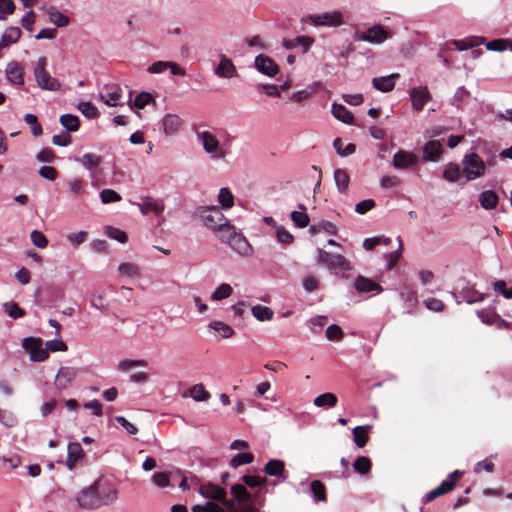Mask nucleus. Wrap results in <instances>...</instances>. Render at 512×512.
<instances>
[{
	"label": "nucleus",
	"mask_w": 512,
	"mask_h": 512,
	"mask_svg": "<svg viewBox=\"0 0 512 512\" xmlns=\"http://www.w3.org/2000/svg\"><path fill=\"white\" fill-rule=\"evenodd\" d=\"M397 240H398V249L391 253L384 255L385 259L387 260V268L388 269H392L397 264V262L401 256L403 244H402V240L400 237H398Z\"/></svg>",
	"instance_id": "3c124183"
},
{
	"label": "nucleus",
	"mask_w": 512,
	"mask_h": 512,
	"mask_svg": "<svg viewBox=\"0 0 512 512\" xmlns=\"http://www.w3.org/2000/svg\"><path fill=\"white\" fill-rule=\"evenodd\" d=\"M331 112L336 119L343 123L351 124L353 122V114L342 104L333 103Z\"/></svg>",
	"instance_id": "2f4dec72"
},
{
	"label": "nucleus",
	"mask_w": 512,
	"mask_h": 512,
	"mask_svg": "<svg viewBox=\"0 0 512 512\" xmlns=\"http://www.w3.org/2000/svg\"><path fill=\"white\" fill-rule=\"evenodd\" d=\"M213 72L216 76L227 79L236 77L238 75L237 69L232 60L229 59L225 54L219 55V63L213 69Z\"/></svg>",
	"instance_id": "2eb2a0df"
},
{
	"label": "nucleus",
	"mask_w": 512,
	"mask_h": 512,
	"mask_svg": "<svg viewBox=\"0 0 512 512\" xmlns=\"http://www.w3.org/2000/svg\"><path fill=\"white\" fill-rule=\"evenodd\" d=\"M117 271L120 276L127 278H140L141 277V267L135 263L131 262H121Z\"/></svg>",
	"instance_id": "c756f323"
},
{
	"label": "nucleus",
	"mask_w": 512,
	"mask_h": 512,
	"mask_svg": "<svg viewBox=\"0 0 512 512\" xmlns=\"http://www.w3.org/2000/svg\"><path fill=\"white\" fill-rule=\"evenodd\" d=\"M209 328L218 333L222 338L227 339L234 335V329L225 322L214 320L209 324Z\"/></svg>",
	"instance_id": "f704fd0d"
},
{
	"label": "nucleus",
	"mask_w": 512,
	"mask_h": 512,
	"mask_svg": "<svg viewBox=\"0 0 512 512\" xmlns=\"http://www.w3.org/2000/svg\"><path fill=\"white\" fill-rule=\"evenodd\" d=\"M276 237L280 243L285 245L291 244L294 240L293 235L283 226L276 227Z\"/></svg>",
	"instance_id": "338daca9"
},
{
	"label": "nucleus",
	"mask_w": 512,
	"mask_h": 512,
	"mask_svg": "<svg viewBox=\"0 0 512 512\" xmlns=\"http://www.w3.org/2000/svg\"><path fill=\"white\" fill-rule=\"evenodd\" d=\"M462 472L459 471V470H455L453 472H451L450 474H448V476L446 477V479H444L439 486H437L436 488L432 489L431 491H429L428 493H426L423 498H422V502L424 504L430 502V501H433L435 500L436 498L444 495V494H447L449 493L450 491H452L455 487V484L456 482L460 479V477L462 476Z\"/></svg>",
	"instance_id": "1a4fd4ad"
},
{
	"label": "nucleus",
	"mask_w": 512,
	"mask_h": 512,
	"mask_svg": "<svg viewBox=\"0 0 512 512\" xmlns=\"http://www.w3.org/2000/svg\"><path fill=\"white\" fill-rule=\"evenodd\" d=\"M5 312L13 319H18L24 316L25 312L15 302H7L3 305Z\"/></svg>",
	"instance_id": "bf43d9fd"
},
{
	"label": "nucleus",
	"mask_w": 512,
	"mask_h": 512,
	"mask_svg": "<svg viewBox=\"0 0 512 512\" xmlns=\"http://www.w3.org/2000/svg\"><path fill=\"white\" fill-rule=\"evenodd\" d=\"M412 108L419 112L425 104L431 99V94L427 86H417L409 91Z\"/></svg>",
	"instance_id": "4468645a"
},
{
	"label": "nucleus",
	"mask_w": 512,
	"mask_h": 512,
	"mask_svg": "<svg viewBox=\"0 0 512 512\" xmlns=\"http://www.w3.org/2000/svg\"><path fill=\"white\" fill-rule=\"evenodd\" d=\"M457 304L466 302L467 304L480 303L485 299V294L477 291L474 285L465 280L460 282V287L450 292Z\"/></svg>",
	"instance_id": "6e6552de"
},
{
	"label": "nucleus",
	"mask_w": 512,
	"mask_h": 512,
	"mask_svg": "<svg viewBox=\"0 0 512 512\" xmlns=\"http://www.w3.org/2000/svg\"><path fill=\"white\" fill-rule=\"evenodd\" d=\"M14 10L13 0H0V20H6L9 15L14 13Z\"/></svg>",
	"instance_id": "0e129e2a"
},
{
	"label": "nucleus",
	"mask_w": 512,
	"mask_h": 512,
	"mask_svg": "<svg viewBox=\"0 0 512 512\" xmlns=\"http://www.w3.org/2000/svg\"><path fill=\"white\" fill-rule=\"evenodd\" d=\"M461 175L460 167L458 164L450 162L448 163L443 171V177L448 182L454 183L459 180Z\"/></svg>",
	"instance_id": "ea45409f"
},
{
	"label": "nucleus",
	"mask_w": 512,
	"mask_h": 512,
	"mask_svg": "<svg viewBox=\"0 0 512 512\" xmlns=\"http://www.w3.org/2000/svg\"><path fill=\"white\" fill-rule=\"evenodd\" d=\"M334 180L338 191L346 193L350 182L348 173L344 169L337 168L334 170Z\"/></svg>",
	"instance_id": "72a5a7b5"
},
{
	"label": "nucleus",
	"mask_w": 512,
	"mask_h": 512,
	"mask_svg": "<svg viewBox=\"0 0 512 512\" xmlns=\"http://www.w3.org/2000/svg\"><path fill=\"white\" fill-rule=\"evenodd\" d=\"M443 153V147L439 140H430L422 148L423 160L426 162H437Z\"/></svg>",
	"instance_id": "a211bd4d"
},
{
	"label": "nucleus",
	"mask_w": 512,
	"mask_h": 512,
	"mask_svg": "<svg viewBox=\"0 0 512 512\" xmlns=\"http://www.w3.org/2000/svg\"><path fill=\"white\" fill-rule=\"evenodd\" d=\"M354 288L358 293H373L380 294L383 288L373 280L366 278L362 275L356 277L354 281Z\"/></svg>",
	"instance_id": "6ab92c4d"
},
{
	"label": "nucleus",
	"mask_w": 512,
	"mask_h": 512,
	"mask_svg": "<svg viewBox=\"0 0 512 512\" xmlns=\"http://www.w3.org/2000/svg\"><path fill=\"white\" fill-rule=\"evenodd\" d=\"M303 21L314 27L337 28L344 24V17L341 11L333 10L311 14Z\"/></svg>",
	"instance_id": "20e7f679"
},
{
	"label": "nucleus",
	"mask_w": 512,
	"mask_h": 512,
	"mask_svg": "<svg viewBox=\"0 0 512 512\" xmlns=\"http://www.w3.org/2000/svg\"><path fill=\"white\" fill-rule=\"evenodd\" d=\"M263 471L272 477H277L284 481L287 476L285 475V463L282 460L279 459H271L269 460L264 468Z\"/></svg>",
	"instance_id": "393cba45"
},
{
	"label": "nucleus",
	"mask_w": 512,
	"mask_h": 512,
	"mask_svg": "<svg viewBox=\"0 0 512 512\" xmlns=\"http://www.w3.org/2000/svg\"><path fill=\"white\" fill-rule=\"evenodd\" d=\"M181 124L182 121L180 117L175 114H166L161 120L162 130L166 136L176 134L179 131Z\"/></svg>",
	"instance_id": "b1692460"
},
{
	"label": "nucleus",
	"mask_w": 512,
	"mask_h": 512,
	"mask_svg": "<svg viewBox=\"0 0 512 512\" xmlns=\"http://www.w3.org/2000/svg\"><path fill=\"white\" fill-rule=\"evenodd\" d=\"M299 211L291 212V220L299 228H305L309 225V216L306 213V207L303 204H299Z\"/></svg>",
	"instance_id": "e433bc0d"
},
{
	"label": "nucleus",
	"mask_w": 512,
	"mask_h": 512,
	"mask_svg": "<svg viewBox=\"0 0 512 512\" xmlns=\"http://www.w3.org/2000/svg\"><path fill=\"white\" fill-rule=\"evenodd\" d=\"M499 198L493 190H485L479 195V203L485 210L494 209L498 204Z\"/></svg>",
	"instance_id": "7c9ffc66"
},
{
	"label": "nucleus",
	"mask_w": 512,
	"mask_h": 512,
	"mask_svg": "<svg viewBox=\"0 0 512 512\" xmlns=\"http://www.w3.org/2000/svg\"><path fill=\"white\" fill-rule=\"evenodd\" d=\"M105 233L108 237H110L122 244L126 243L128 240V236H127L126 232H124L120 229L114 228L112 226H107L105 228Z\"/></svg>",
	"instance_id": "6e6d98bb"
},
{
	"label": "nucleus",
	"mask_w": 512,
	"mask_h": 512,
	"mask_svg": "<svg viewBox=\"0 0 512 512\" xmlns=\"http://www.w3.org/2000/svg\"><path fill=\"white\" fill-rule=\"evenodd\" d=\"M117 498L118 489L114 482L107 478H99L77 494L76 502L82 509L94 510L113 504Z\"/></svg>",
	"instance_id": "f257e3e1"
},
{
	"label": "nucleus",
	"mask_w": 512,
	"mask_h": 512,
	"mask_svg": "<svg viewBox=\"0 0 512 512\" xmlns=\"http://www.w3.org/2000/svg\"><path fill=\"white\" fill-rule=\"evenodd\" d=\"M25 122L30 126L31 133L34 136H40L43 133L42 126L39 124L37 116L31 113H27L24 116Z\"/></svg>",
	"instance_id": "603ef678"
},
{
	"label": "nucleus",
	"mask_w": 512,
	"mask_h": 512,
	"mask_svg": "<svg viewBox=\"0 0 512 512\" xmlns=\"http://www.w3.org/2000/svg\"><path fill=\"white\" fill-rule=\"evenodd\" d=\"M314 41H315L314 38H312L310 36H306V35L297 36V37L291 38V39L284 38L282 41V46L286 50H293L297 47H301L303 53H307L309 51V49L311 48V46L313 45Z\"/></svg>",
	"instance_id": "aec40b11"
},
{
	"label": "nucleus",
	"mask_w": 512,
	"mask_h": 512,
	"mask_svg": "<svg viewBox=\"0 0 512 512\" xmlns=\"http://www.w3.org/2000/svg\"><path fill=\"white\" fill-rule=\"evenodd\" d=\"M484 38L480 36H468L464 39H454L452 40V44L456 47L459 51H465L470 48L477 47L481 44H483Z\"/></svg>",
	"instance_id": "c85d7f7f"
},
{
	"label": "nucleus",
	"mask_w": 512,
	"mask_h": 512,
	"mask_svg": "<svg viewBox=\"0 0 512 512\" xmlns=\"http://www.w3.org/2000/svg\"><path fill=\"white\" fill-rule=\"evenodd\" d=\"M75 161L81 163L82 166L89 171L92 179L97 177L98 169L102 163L101 156L93 153H85L81 157H76Z\"/></svg>",
	"instance_id": "dca6fc26"
},
{
	"label": "nucleus",
	"mask_w": 512,
	"mask_h": 512,
	"mask_svg": "<svg viewBox=\"0 0 512 512\" xmlns=\"http://www.w3.org/2000/svg\"><path fill=\"white\" fill-rule=\"evenodd\" d=\"M190 396L195 401H207L210 398V394L205 390L202 384H195L190 388Z\"/></svg>",
	"instance_id": "de8ad7c7"
},
{
	"label": "nucleus",
	"mask_w": 512,
	"mask_h": 512,
	"mask_svg": "<svg viewBox=\"0 0 512 512\" xmlns=\"http://www.w3.org/2000/svg\"><path fill=\"white\" fill-rule=\"evenodd\" d=\"M100 199H101V202L103 204H109V203H112V202H118L122 198H121L120 194L117 193L113 189H103L100 192Z\"/></svg>",
	"instance_id": "052dcab7"
},
{
	"label": "nucleus",
	"mask_w": 512,
	"mask_h": 512,
	"mask_svg": "<svg viewBox=\"0 0 512 512\" xmlns=\"http://www.w3.org/2000/svg\"><path fill=\"white\" fill-rule=\"evenodd\" d=\"M233 293V289L230 284L222 283L215 291L211 294L212 301H221L230 297Z\"/></svg>",
	"instance_id": "c03bdc74"
},
{
	"label": "nucleus",
	"mask_w": 512,
	"mask_h": 512,
	"mask_svg": "<svg viewBox=\"0 0 512 512\" xmlns=\"http://www.w3.org/2000/svg\"><path fill=\"white\" fill-rule=\"evenodd\" d=\"M318 263L324 265L329 270L340 269L343 271H350L352 269L350 262L340 254H332L323 249L317 251Z\"/></svg>",
	"instance_id": "9d476101"
},
{
	"label": "nucleus",
	"mask_w": 512,
	"mask_h": 512,
	"mask_svg": "<svg viewBox=\"0 0 512 512\" xmlns=\"http://www.w3.org/2000/svg\"><path fill=\"white\" fill-rule=\"evenodd\" d=\"M46 66L47 59L45 57H40L33 71L37 85L42 90L58 91L61 87V84L56 78L49 74V72L46 70Z\"/></svg>",
	"instance_id": "39448f33"
},
{
	"label": "nucleus",
	"mask_w": 512,
	"mask_h": 512,
	"mask_svg": "<svg viewBox=\"0 0 512 512\" xmlns=\"http://www.w3.org/2000/svg\"><path fill=\"white\" fill-rule=\"evenodd\" d=\"M478 318L487 325H495L498 314L491 310L481 309L477 311Z\"/></svg>",
	"instance_id": "680f3d73"
},
{
	"label": "nucleus",
	"mask_w": 512,
	"mask_h": 512,
	"mask_svg": "<svg viewBox=\"0 0 512 512\" xmlns=\"http://www.w3.org/2000/svg\"><path fill=\"white\" fill-rule=\"evenodd\" d=\"M196 213L203 219L206 227L217 230L220 234L230 226L228 219L217 206L198 207Z\"/></svg>",
	"instance_id": "f03ea898"
},
{
	"label": "nucleus",
	"mask_w": 512,
	"mask_h": 512,
	"mask_svg": "<svg viewBox=\"0 0 512 512\" xmlns=\"http://www.w3.org/2000/svg\"><path fill=\"white\" fill-rule=\"evenodd\" d=\"M252 314L259 321L271 320L274 315L269 307L260 304L252 307Z\"/></svg>",
	"instance_id": "37998d69"
},
{
	"label": "nucleus",
	"mask_w": 512,
	"mask_h": 512,
	"mask_svg": "<svg viewBox=\"0 0 512 512\" xmlns=\"http://www.w3.org/2000/svg\"><path fill=\"white\" fill-rule=\"evenodd\" d=\"M99 97L107 106H117L121 100V89L117 85H105Z\"/></svg>",
	"instance_id": "f3484780"
},
{
	"label": "nucleus",
	"mask_w": 512,
	"mask_h": 512,
	"mask_svg": "<svg viewBox=\"0 0 512 512\" xmlns=\"http://www.w3.org/2000/svg\"><path fill=\"white\" fill-rule=\"evenodd\" d=\"M508 41H509V38L494 39V40L488 41L485 44V46H486L487 50L503 52V51L507 50V48H508Z\"/></svg>",
	"instance_id": "13d9d810"
},
{
	"label": "nucleus",
	"mask_w": 512,
	"mask_h": 512,
	"mask_svg": "<svg viewBox=\"0 0 512 512\" xmlns=\"http://www.w3.org/2000/svg\"><path fill=\"white\" fill-rule=\"evenodd\" d=\"M219 238L223 243H227L235 252L242 256H250L253 252L252 246L248 240L242 234L237 233L231 225L223 230Z\"/></svg>",
	"instance_id": "7ed1b4c3"
},
{
	"label": "nucleus",
	"mask_w": 512,
	"mask_h": 512,
	"mask_svg": "<svg viewBox=\"0 0 512 512\" xmlns=\"http://www.w3.org/2000/svg\"><path fill=\"white\" fill-rule=\"evenodd\" d=\"M243 482L250 488L262 487L267 483L266 477L244 475L242 477Z\"/></svg>",
	"instance_id": "69168bd1"
},
{
	"label": "nucleus",
	"mask_w": 512,
	"mask_h": 512,
	"mask_svg": "<svg viewBox=\"0 0 512 512\" xmlns=\"http://www.w3.org/2000/svg\"><path fill=\"white\" fill-rule=\"evenodd\" d=\"M78 109L88 119H95L98 116V110L91 102H80Z\"/></svg>",
	"instance_id": "4d7b16f0"
},
{
	"label": "nucleus",
	"mask_w": 512,
	"mask_h": 512,
	"mask_svg": "<svg viewBox=\"0 0 512 512\" xmlns=\"http://www.w3.org/2000/svg\"><path fill=\"white\" fill-rule=\"evenodd\" d=\"M67 456L73 458L77 462L83 458L84 451L80 443L70 442L68 444Z\"/></svg>",
	"instance_id": "e2e57ef3"
},
{
	"label": "nucleus",
	"mask_w": 512,
	"mask_h": 512,
	"mask_svg": "<svg viewBox=\"0 0 512 512\" xmlns=\"http://www.w3.org/2000/svg\"><path fill=\"white\" fill-rule=\"evenodd\" d=\"M196 138L211 159L218 160L225 157V151L222 149L216 135L212 132L208 130L196 131Z\"/></svg>",
	"instance_id": "423d86ee"
},
{
	"label": "nucleus",
	"mask_w": 512,
	"mask_h": 512,
	"mask_svg": "<svg viewBox=\"0 0 512 512\" xmlns=\"http://www.w3.org/2000/svg\"><path fill=\"white\" fill-rule=\"evenodd\" d=\"M5 73L9 82L18 86L24 84L23 69L18 62L12 61L8 63Z\"/></svg>",
	"instance_id": "cd10ccee"
},
{
	"label": "nucleus",
	"mask_w": 512,
	"mask_h": 512,
	"mask_svg": "<svg viewBox=\"0 0 512 512\" xmlns=\"http://www.w3.org/2000/svg\"><path fill=\"white\" fill-rule=\"evenodd\" d=\"M388 38L387 31L380 25L368 28L362 34L355 33L354 40L365 41L370 44H381Z\"/></svg>",
	"instance_id": "9b49d317"
},
{
	"label": "nucleus",
	"mask_w": 512,
	"mask_h": 512,
	"mask_svg": "<svg viewBox=\"0 0 512 512\" xmlns=\"http://www.w3.org/2000/svg\"><path fill=\"white\" fill-rule=\"evenodd\" d=\"M371 428L370 425L357 426L353 429V440L357 447L362 448L368 441V431Z\"/></svg>",
	"instance_id": "c9c22d12"
},
{
	"label": "nucleus",
	"mask_w": 512,
	"mask_h": 512,
	"mask_svg": "<svg viewBox=\"0 0 512 512\" xmlns=\"http://www.w3.org/2000/svg\"><path fill=\"white\" fill-rule=\"evenodd\" d=\"M462 165L467 181L475 180L485 174V163L477 153L465 154L462 159Z\"/></svg>",
	"instance_id": "0eeeda50"
},
{
	"label": "nucleus",
	"mask_w": 512,
	"mask_h": 512,
	"mask_svg": "<svg viewBox=\"0 0 512 512\" xmlns=\"http://www.w3.org/2000/svg\"><path fill=\"white\" fill-rule=\"evenodd\" d=\"M137 206L143 215H147L149 212H154L156 215H160L164 211L163 202L150 197L144 198L141 203H137Z\"/></svg>",
	"instance_id": "a878e982"
},
{
	"label": "nucleus",
	"mask_w": 512,
	"mask_h": 512,
	"mask_svg": "<svg viewBox=\"0 0 512 512\" xmlns=\"http://www.w3.org/2000/svg\"><path fill=\"white\" fill-rule=\"evenodd\" d=\"M333 147L336 150L337 154L341 157H347L355 153L356 146L353 143H348L344 146V142L341 138L337 137L333 141Z\"/></svg>",
	"instance_id": "4c0bfd02"
},
{
	"label": "nucleus",
	"mask_w": 512,
	"mask_h": 512,
	"mask_svg": "<svg viewBox=\"0 0 512 512\" xmlns=\"http://www.w3.org/2000/svg\"><path fill=\"white\" fill-rule=\"evenodd\" d=\"M469 96V91L464 86H460L457 88L453 97L451 98L450 104L460 108L462 104L469 98Z\"/></svg>",
	"instance_id": "49530a36"
},
{
	"label": "nucleus",
	"mask_w": 512,
	"mask_h": 512,
	"mask_svg": "<svg viewBox=\"0 0 512 512\" xmlns=\"http://www.w3.org/2000/svg\"><path fill=\"white\" fill-rule=\"evenodd\" d=\"M199 493L202 497L213 500L224 499V497H226L225 489L211 482L202 483L199 486Z\"/></svg>",
	"instance_id": "412c9836"
},
{
	"label": "nucleus",
	"mask_w": 512,
	"mask_h": 512,
	"mask_svg": "<svg viewBox=\"0 0 512 512\" xmlns=\"http://www.w3.org/2000/svg\"><path fill=\"white\" fill-rule=\"evenodd\" d=\"M192 512H224V509L213 501H208L203 505H194L191 508Z\"/></svg>",
	"instance_id": "864d4df0"
},
{
	"label": "nucleus",
	"mask_w": 512,
	"mask_h": 512,
	"mask_svg": "<svg viewBox=\"0 0 512 512\" xmlns=\"http://www.w3.org/2000/svg\"><path fill=\"white\" fill-rule=\"evenodd\" d=\"M399 77L400 75L398 73H392L387 76L374 77L372 79V85L376 90L387 93L394 89L395 80Z\"/></svg>",
	"instance_id": "5701e85b"
},
{
	"label": "nucleus",
	"mask_w": 512,
	"mask_h": 512,
	"mask_svg": "<svg viewBox=\"0 0 512 512\" xmlns=\"http://www.w3.org/2000/svg\"><path fill=\"white\" fill-rule=\"evenodd\" d=\"M76 371L71 367H61L56 375L55 386L57 389H66L75 378Z\"/></svg>",
	"instance_id": "bb28decb"
},
{
	"label": "nucleus",
	"mask_w": 512,
	"mask_h": 512,
	"mask_svg": "<svg viewBox=\"0 0 512 512\" xmlns=\"http://www.w3.org/2000/svg\"><path fill=\"white\" fill-rule=\"evenodd\" d=\"M231 493L240 505L244 502L250 501L252 497L251 493L248 492L245 486L241 484L233 485L231 487Z\"/></svg>",
	"instance_id": "a19ab883"
},
{
	"label": "nucleus",
	"mask_w": 512,
	"mask_h": 512,
	"mask_svg": "<svg viewBox=\"0 0 512 512\" xmlns=\"http://www.w3.org/2000/svg\"><path fill=\"white\" fill-rule=\"evenodd\" d=\"M493 289L496 293L501 294L505 299H512V288H506L504 280H497L493 284Z\"/></svg>",
	"instance_id": "774afa93"
},
{
	"label": "nucleus",
	"mask_w": 512,
	"mask_h": 512,
	"mask_svg": "<svg viewBox=\"0 0 512 512\" xmlns=\"http://www.w3.org/2000/svg\"><path fill=\"white\" fill-rule=\"evenodd\" d=\"M60 123L68 132H75L79 129V118L73 114H63L60 116Z\"/></svg>",
	"instance_id": "58836bf2"
},
{
	"label": "nucleus",
	"mask_w": 512,
	"mask_h": 512,
	"mask_svg": "<svg viewBox=\"0 0 512 512\" xmlns=\"http://www.w3.org/2000/svg\"><path fill=\"white\" fill-rule=\"evenodd\" d=\"M371 467H372L371 460L366 456H359L353 462L354 470L361 475L368 474L371 470Z\"/></svg>",
	"instance_id": "a18cd8bd"
},
{
	"label": "nucleus",
	"mask_w": 512,
	"mask_h": 512,
	"mask_svg": "<svg viewBox=\"0 0 512 512\" xmlns=\"http://www.w3.org/2000/svg\"><path fill=\"white\" fill-rule=\"evenodd\" d=\"M314 405L320 408H332L338 403V398L334 393L327 392L318 395L314 401Z\"/></svg>",
	"instance_id": "473e14b6"
},
{
	"label": "nucleus",
	"mask_w": 512,
	"mask_h": 512,
	"mask_svg": "<svg viewBox=\"0 0 512 512\" xmlns=\"http://www.w3.org/2000/svg\"><path fill=\"white\" fill-rule=\"evenodd\" d=\"M253 460L254 456L252 453H238L231 459L230 465L233 468H237L244 464H250Z\"/></svg>",
	"instance_id": "5fc2aeb1"
},
{
	"label": "nucleus",
	"mask_w": 512,
	"mask_h": 512,
	"mask_svg": "<svg viewBox=\"0 0 512 512\" xmlns=\"http://www.w3.org/2000/svg\"><path fill=\"white\" fill-rule=\"evenodd\" d=\"M255 69L268 77H274L279 73V66L270 57L264 54H259L254 60Z\"/></svg>",
	"instance_id": "ddd939ff"
},
{
	"label": "nucleus",
	"mask_w": 512,
	"mask_h": 512,
	"mask_svg": "<svg viewBox=\"0 0 512 512\" xmlns=\"http://www.w3.org/2000/svg\"><path fill=\"white\" fill-rule=\"evenodd\" d=\"M147 365H148V363L144 359H138V360L124 359V360L119 361V363L117 364V368L121 371H127V370L135 368V367H146Z\"/></svg>",
	"instance_id": "8fccbe9b"
},
{
	"label": "nucleus",
	"mask_w": 512,
	"mask_h": 512,
	"mask_svg": "<svg viewBox=\"0 0 512 512\" xmlns=\"http://www.w3.org/2000/svg\"><path fill=\"white\" fill-rule=\"evenodd\" d=\"M311 493L317 501H326V490L324 484L319 480L311 482Z\"/></svg>",
	"instance_id": "09e8293b"
},
{
	"label": "nucleus",
	"mask_w": 512,
	"mask_h": 512,
	"mask_svg": "<svg viewBox=\"0 0 512 512\" xmlns=\"http://www.w3.org/2000/svg\"><path fill=\"white\" fill-rule=\"evenodd\" d=\"M218 202L221 204L222 209H230L234 204L232 192L226 187L221 188L218 194Z\"/></svg>",
	"instance_id": "79ce46f5"
},
{
	"label": "nucleus",
	"mask_w": 512,
	"mask_h": 512,
	"mask_svg": "<svg viewBox=\"0 0 512 512\" xmlns=\"http://www.w3.org/2000/svg\"><path fill=\"white\" fill-rule=\"evenodd\" d=\"M419 162L418 157L410 151L398 150L392 160V166L397 170H406L415 167Z\"/></svg>",
	"instance_id": "f8f14e48"
},
{
	"label": "nucleus",
	"mask_w": 512,
	"mask_h": 512,
	"mask_svg": "<svg viewBox=\"0 0 512 512\" xmlns=\"http://www.w3.org/2000/svg\"><path fill=\"white\" fill-rule=\"evenodd\" d=\"M41 10L48 16V21L56 27H66L69 24V17L64 15L55 6H42Z\"/></svg>",
	"instance_id": "4be33fe9"
}]
</instances>
